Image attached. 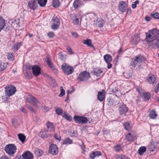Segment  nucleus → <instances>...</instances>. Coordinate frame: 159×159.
Here are the masks:
<instances>
[{
    "mask_svg": "<svg viewBox=\"0 0 159 159\" xmlns=\"http://www.w3.org/2000/svg\"><path fill=\"white\" fill-rule=\"evenodd\" d=\"M80 146L81 149L83 150H84V144L80 145Z\"/></svg>",
    "mask_w": 159,
    "mask_h": 159,
    "instance_id": "62",
    "label": "nucleus"
},
{
    "mask_svg": "<svg viewBox=\"0 0 159 159\" xmlns=\"http://www.w3.org/2000/svg\"><path fill=\"white\" fill-rule=\"evenodd\" d=\"M101 155V153L100 152L98 151H96L93 152L90 155V158L91 159H93L97 156H99Z\"/></svg>",
    "mask_w": 159,
    "mask_h": 159,
    "instance_id": "22",
    "label": "nucleus"
},
{
    "mask_svg": "<svg viewBox=\"0 0 159 159\" xmlns=\"http://www.w3.org/2000/svg\"><path fill=\"white\" fill-rule=\"evenodd\" d=\"M102 73V71L98 68L94 69L93 70V74L97 77L101 76Z\"/></svg>",
    "mask_w": 159,
    "mask_h": 159,
    "instance_id": "21",
    "label": "nucleus"
},
{
    "mask_svg": "<svg viewBox=\"0 0 159 159\" xmlns=\"http://www.w3.org/2000/svg\"><path fill=\"white\" fill-rule=\"evenodd\" d=\"M61 69L64 73L67 75H70L74 71V69L72 67L64 63L61 66Z\"/></svg>",
    "mask_w": 159,
    "mask_h": 159,
    "instance_id": "6",
    "label": "nucleus"
},
{
    "mask_svg": "<svg viewBox=\"0 0 159 159\" xmlns=\"http://www.w3.org/2000/svg\"><path fill=\"white\" fill-rule=\"evenodd\" d=\"M18 135L19 140L22 143H24L26 138V137L25 135L24 134H19Z\"/></svg>",
    "mask_w": 159,
    "mask_h": 159,
    "instance_id": "40",
    "label": "nucleus"
},
{
    "mask_svg": "<svg viewBox=\"0 0 159 159\" xmlns=\"http://www.w3.org/2000/svg\"><path fill=\"white\" fill-rule=\"evenodd\" d=\"M48 133V130L42 129L39 134V136L43 138H45L47 137V134Z\"/></svg>",
    "mask_w": 159,
    "mask_h": 159,
    "instance_id": "26",
    "label": "nucleus"
},
{
    "mask_svg": "<svg viewBox=\"0 0 159 159\" xmlns=\"http://www.w3.org/2000/svg\"><path fill=\"white\" fill-rule=\"evenodd\" d=\"M123 125L125 129L127 130H130L132 127V125L129 122L124 123Z\"/></svg>",
    "mask_w": 159,
    "mask_h": 159,
    "instance_id": "29",
    "label": "nucleus"
},
{
    "mask_svg": "<svg viewBox=\"0 0 159 159\" xmlns=\"http://www.w3.org/2000/svg\"><path fill=\"white\" fill-rule=\"evenodd\" d=\"M157 116V114L155 111L152 110L150 112L149 116L151 118L155 119L156 117Z\"/></svg>",
    "mask_w": 159,
    "mask_h": 159,
    "instance_id": "32",
    "label": "nucleus"
},
{
    "mask_svg": "<svg viewBox=\"0 0 159 159\" xmlns=\"http://www.w3.org/2000/svg\"><path fill=\"white\" fill-rule=\"evenodd\" d=\"M146 150V148L145 147L142 146L140 147L138 150V153L140 155H142L145 152Z\"/></svg>",
    "mask_w": 159,
    "mask_h": 159,
    "instance_id": "34",
    "label": "nucleus"
},
{
    "mask_svg": "<svg viewBox=\"0 0 159 159\" xmlns=\"http://www.w3.org/2000/svg\"><path fill=\"white\" fill-rule=\"evenodd\" d=\"M38 3L39 4L40 6L41 7H44L45 6L47 0H37Z\"/></svg>",
    "mask_w": 159,
    "mask_h": 159,
    "instance_id": "35",
    "label": "nucleus"
},
{
    "mask_svg": "<svg viewBox=\"0 0 159 159\" xmlns=\"http://www.w3.org/2000/svg\"><path fill=\"white\" fill-rule=\"evenodd\" d=\"M27 35H28L30 37H32L33 36V34L30 33H28Z\"/></svg>",
    "mask_w": 159,
    "mask_h": 159,
    "instance_id": "64",
    "label": "nucleus"
},
{
    "mask_svg": "<svg viewBox=\"0 0 159 159\" xmlns=\"http://www.w3.org/2000/svg\"><path fill=\"white\" fill-rule=\"evenodd\" d=\"M104 21L101 19L98 20H97L96 25L98 27H102L103 26Z\"/></svg>",
    "mask_w": 159,
    "mask_h": 159,
    "instance_id": "38",
    "label": "nucleus"
},
{
    "mask_svg": "<svg viewBox=\"0 0 159 159\" xmlns=\"http://www.w3.org/2000/svg\"><path fill=\"white\" fill-rule=\"evenodd\" d=\"M62 117L66 119L67 120L69 121H71L72 120V117L70 115L66 114V112L63 114Z\"/></svg>",
    "mask_w": 159,
    "mask_h": 159,
    "instance_id": "42",
    "label": "nucleus"
},
{
    "mask_svg": "<svg viewBox=\"0 0 159 159\" xmlns=\"http://www.w3.org/2000/svg\"><path fill=\"white\" fill-rule=\"evenodd\" d=\"M70 16L72 22L74 24L78 25L79 24V19L76 17L75 15L71 14Z\"/></svg>",
    "mask_w": 159,
    "mask_h": 159,
    "instance_id": "20",
    "label": "nucleus"
},
{
    "mask_svg": "<svg viewBox=\"0 0 159 159\" xmlns=\"http://www.w3.org/2000/svg\"><path fill=\"white\" fill-rule=\"evenodd\" d=\"M132 8L134 9L136 7V5L134 3L132 4Z\"/></svg>",
    "mask_w": 159,
    "mask_h": 159,
    "instance_id": "61",
    "label": "nucleus"
},
{
    "mask_svg": "<svg viewBox=\"0 0 159 159\" xmlns=\"http://www.w3.org/2000/svg\"><path fill=\"white\" fill-rule=\"evenodd\" d=\"M20 110L22 111L23 112L26 113H27V111L26 110L25 108L24 107H21L20 108Z\"/></svg>",
    "mask_w": 159,
    "mask_h": 159,
    "instance_id": "59",
    "label": "nucleus"
},
{
    "mask_svg": "<svg viewBox=\"0 0 159 159\" xmlns=\"http://www.w3.org/2000/svg\"><path fill=\"white\" fill-rule=\"evenodd\" d=\"M135 136L134 134H132L130 133H129L126 136L125 139L128 142H131L134 141Z\"/></svg>",
    "mask_w": 159,
    "mask_h": 159,
    "instance_id": "19",
    "label": "nucleus"
},
{
    "mask_svg": "<svg viewBox=\"0 0 159 159\" xmlns=\"http://www.w3.org/2000/svg\"><path fill=\"white\" fill-rule=\"evenodd\" d=\"M50 153L53 155H57L58 152V149L57 146L55 144H52L49 148Z\"/></svg>",
    "mask_w": 159,
    "mask_h": 159,
    "instance_id": "11",
    "label": "nucleus"
},
{
    "mask_svg": "<svg viewBox=\"0 0 159 159\" xmlns=\"http://www.w3.org/2000/svg\"><path fill=\"white\" fill-rule=\"evenodd\" d=\"M22 157L23 159H33V154L29 151L24 152Z\"/></svg>",
    "mask_w": 159,
    "mask_h": 159,
    "instance_id": "15",
    "label": "nucleus"
},
{
    "mask_svg": "<svg viewBox=\"0 0 159 159\" xmlns=\"http://www.w3.org/2000/svg\"><path fill=\"white\" fill-rule=\"evenodd\" d=\"M5 93L8 97L14 94L16 91V88L13 85H8L5 88Z\"/></svg>",
    "mask_w": 159,
    "mask_h": 159,
    "instance_id": "4",
    "label": "nucleus"
},
{
    "mask_svg": "<svg viewBox=\"0 0 159 159\" xmlns=\"http://www.w3.org/2000/svg\"><path fill=\"white\" fill-rule=\"evenodd\" d=\"M46 61L49 68H51L54 66L52 62L48 57H47Z\"/></svg>",
    "mask_w": 159,
    "mask_h": 159,
    "instance_id": "43",
    "label": "nucleus"
},
{
    "mask_svg": "<svg viewBox=\"0 0 159 159\" xmlns=\"http://www.w3.org/2000/svg\"><path fill=\"white\" fill-rule=\"evenodd\" d=\"M55 111L56 114L58 115H61L62 116L66 112L65 111L60 108H56L55 109Z\"/></svg>",
    "mask_w": 159,
    "mask_h": 159,
    "instance_id": "31",
    "label": "nucleus"
},
{
    "mask_svg": "<svg viewBox=\"0 0 159 159\" xmlns=\"http://www.w3.org/2000/svg\"><path fill=\"white\" fill-rule=\"evenodd\" d=\"M142 97L145 101H148L150 98V94L148 93H143Z\"/></svg>",
    "mask_w": 159,
    "mask_h": 159,
    "instance_id": "36",
    "label": "nucleus"
},
{
    "mask_svg": "<svg viewBox=\"0 0 159 159\" xmlns=\"http://www.w3.org/2000/svg\"><path fill=\"white\" fill-rule=\"evenodd\" d=\"M128 5L125 2L120 1L118 4V7L120 11L122 12H125L127 10Z\"/></svg>",
    "mask_w": 159,
    "mask_h": 159,
    "instance_id": "10",
    "label": "nucleus"
},
{
    "mask_svg": "<svg viewBox=\"0 0 159 159\" xmlns=\"http://www.w3.org/2000/svg\"><path fill=\"white\" fill-rule=\"evenodd\" d=\"M22 45L21 43H19L13 45L12 47V49L14 52H15L17 51Z\"/></svg>",
    "mask_w": 159,
    "mask_h": 159,
    "instance_id": "24",
    "label": "nucleus"
},
{
    "mask_svg": "<svg viewBox=\"0 0 159 159\" xmlns=\"http://www.w3.org/2000/svg\"><path fill=\"white\" fill-rule=\"evenodd\" d=\"M5 25V20L2 17L0 16V32L3 29Z\"/></svg>",
    "mask_w": 159,
    "mask_h": 159,
    "instance_id": "27",
    "label": "nucleus"
},
{
    "mask_svg": "<svg viewBox=\"0 0 159 159\" xmlns=\"http://www.w3.org/2000/svg\"><path fill=\"white\" fill-rule=\"evenodd\" d=\"M60 2L59 0H53L52 2L53 6L55 8L59 7L60 6Z\"/></svg>",
    "mask_w": 159,
    "mask_h": 159,
    "instance_id": "41",
    "label": "nucleus"
},
{
    "mask_svg": "<svg viewBox=\"0 0 159 159\" xmlns=\"http://www.w3.org/2000/svg\"><path fill=\"white\" fill-rule=\"evenodd\" d=\"M60 89L61 93L60 94H59V96L60 97H62L65 94V91L63 89V87L62 86H61L60 87Z\"/></svg>",
    "mask_w": 159,
    "mask_h": 159,
    "instance_id": "47",
    "label": "nucleus"
},
{
    "mask_svg": "<svg viewBox=\"0 0 159 159\" xmlns=\"http://www.w3.org/2000/svg\"><path fill=\"white\" fill-rule=\"evenodd\" d=\"M128 108L124 104L120 105L119 108V113L120 115H125L128 111Z\"/></svg>",
    "mask_w": 159,
    "mask_h": 159,
    "instance_id": "12",
    "label": "nucleus"
},
{
    "mask_svg": "<svg viewBox=\"0 0 159 159\" xmlns=\"http://www.w3.org/2000/svg\"><path fill=\"white\" fill-rule=\"evenodd\" d=\"M155 45L159 49V38L157 40L156 42L154 43Z\"/></svg>",
    "mask_w": 159,
    "mask_h": 159,
    "instance_id": "52",
    "label": "nucleus"
},
{
    "mask_svg": "<svg viewBox=\"0 0 159 159\" xmlns=\"http://www.w3.org/2000/svg\"><path fill=\"white\" fill-rule=\"evenodd\" d=\"M124 76L126 78L129 79L131 76V74L130 72H128L127 73H125L124 74Z\"/></svg>",
    "mask_w": 159,
    "mask_h": 159,
    "instance_id": "49",
    "label": "nucleus"
},
{
    "mask_svg": "<svg viewBox=\"0 0 159 159\" xmlns=\"http://www.w3.org/2000/svg\"><path fill=\"white\" fill-rule=\"evenodd\" d=\"M84 5V3L81 0H75L73 3L74 7L75 9H77Z\"/></svg>",
    "mask_w": 159,
    "mask_h": 159,
    "instance_id": "17",
    "label": "nucleus"
},
{
    "mask_svg": "<svg viewBox=\"0 0 159 159\" xmlns=\"http://www.w3.org/2000/svg\"><path fill=\"white\" fill-rule=\"evenodd\" d=\"M28 6L32 10H34L38 7V5L36 1L34 0L29 1L28 3Z\"/></svg>",
    "mask_w": 159,
    "mask_h": 159,
    "instance_id": "16",
    "label": "nucleus"
},
{
    "mask_svg": "<svg viewBox=\"0 0 159 159\" xmlns=\"http://www.w3.org/2000/svg\"><path fill=\"white\" fill-rule=\"evenodd\" d=\"M104 59L105 62L107 63V68L108 69H110L112 67V64L111 62L112 61V57L109 54H107L104 56Z\"/></svg>",
    "mask_w": 159,
    "mask_h": 159,
    "instance_id": "9",
    "label": "nucleus"
},
{
    "mask_svg": "<svg viewBox=\"0 0 159 159\" xmlns=\"http://www.w3.org/2000/svg\"><path fill=\"white\" fill-rule=\"evenodd\" d=\"M32 70L33 74L35 76H38L41 73V69L37 65L33 66L32 68Z\"/></svg>",
    "mask_w": 159,
    "mask_h": 159,
    "instance_id": "13",
    "label": "nucleus"
},
{
    "mask_svg": "<svg viewBox=\"0 0 159 159\" xmlns=\"http://www.w3.org/2000/svg\"><path fill=\"white\" fill-rule=\"evenodd\" d=\"M159 83L157 85L156 88L155 89L154 91L156 93H158L159 90Z\"/></svg>",
    "mask_w": 159,
    "mask_h": 159,
    "instance_id": "54",
    "label": "nucleus"
},
{
    "mask_svg": "<svg viewBox=\"0 0 159 159\" xmlns=\"http://www.w3.org/2000/svg\"><path fill=\"white\" fill-rule=\"evenodd\" d=\"M123 50L122 49V48H121L120 50H119L118 54L119 55L121 53V52H122Z\"/></svg>",
    "mask_w": 159,
    "mask_h": 159,
    "instance_id": "63",
    "label": "nucleus"
},
{
    "mask_svg": "<svg viewBox=\"0 0 159 159\" xmlns=\"http://www.w3.org/2000/svg\"><path fill=\"white\" fill-rule=\"evenodd\" d=\"M8 64L7 63L0 62V71H3L7 67Z\"/></svg>",
    "mask_w": 159,
    "mask_h": 159,
    "instance_id": "25",
    "label": "nucleus"
},
{
    "mask_svg": "<svg viewBox=\"0 0 159 159\" xmlns=\"http://www.w3.org/2000/svg\"><path fill=\"white\" fill-rule=\"evenodd\" d=\"M137 91L139 93V94L141 95L142 93V89L140 88H137L136 89Z\"/></svg>",
    "mask_w": 159,
    "mask_h": 159,
    "instance_id": "56",
    "label": "nucleus"
},
{
    "mask_svg": "<svg viewBox=\"0 0 159 159\" xmlns=\"http://www.w3.org/2000/svg\"><path fill=\"white\" fill-rule=\"evenodd\" d=\"M83 43L84 44L87 45L89 47H94L92 45L91 41L90 39H87L86 40H84Z\"/></svg>",
    "mask_w": 159,
    "mask_h": 159,
    "instance_id": "33",
    "label": "nucleus"
},
{
    "mask_svg": "<svg viewBox=\"0 0 159 159\" xmlns=\"http://www.w3.org/2000/svg\"><path fill=\"white\" fill-rule=\"evenodd\" d=\"M47 126L48 128L50 129V130L54 131L55 128L53 126V124L50 122H48L47 124Z\"/></svg>",
    "mask_w": 159,
    "mask_h": 159,
    "instance_id": "37",
    "label": "nucleus"
},
{
    "mask_svg": "<svg viewBox=\"0 0 159 159\" xmlns=\"http://www.w3.org/2000/svg\"><path fill=\"white\" fill-rule=\"evenodd\" d=\"M59 58L61 60H63L65 59V56L61 54H60L59 56Z\"/></svg>",
    "mask_w": 159,
    "mask_h": 159,
    "instance_id": "57",
    "label": "nucleus"
},
{
    "mask_svg": "<svg viewBox=\"0 0 159 159\" xmlns=\"http://www.w3.org/2000/svg\"><path fill=\"white\" fill-rule=\"evenodd\" d=\"M17 120L14 119H13L12 120V123L13 125L14 126H15L16 125V123L17 122Z\"/></svg>",
    "mask_w": 159,
    "mask_h": 159,
    "instance_id": "55",
    "label": "nucleus"
},
{
    "mask_svg": "<svg viewBox=\"0 0 159 159\" xmlns=\"http://www.w3.org/2000/svg\"><path fill=\"white\" fill-rule=\"evenodd\" d=\"M105 91L103 90L102 91H99L98 95V98L100 101L102 102L105 98Z\"/></svg>",
    "mask_w": 159,
    "mask_h": 159,
    "instance_id": "18",
    "label": "nucleus"
},
{
    "mask_svg": "<svg viewBox=\"0 0 159 159\" xmlns=\"http://www.w3.org/2000/svg\"><path fill=\"white\" fill-rule=\"evenodd\" d=\"M146 40L148 42H151L157 39L159 37V30L157 28L149 30L146 34Z\"/></svg>",
    "mask_w": 159,
    "mask_h": 159,
    "instance_id": "2",
    "label": "nucleus"
},
{
    "mask_svg": "<svg viewBox=\"0 0 159 159\" xmlns=\"http://www.w3.org/2000/svg\"><path fill=\"white\" fill-rule=\"evenodd\" d=\"M72 143V140L70 139L69 138L63 140L62 143L63 144H69Z\"/></svg>",
    "mask_w": 159,
    "mask_h": 159,
    "instance_id": "44",
    "label": "nucleus"
},
{
    "mask_svg": "<svg viewBox=\"0 0 159 159\" xmlns=\"http://www.w3.org/2000/svg\"><path fill=\"white\" fill-rule=\"evenodd\" d=\"M0 159H11L10 157H8L6 155H4L1 157Z\"/></svg>",
    "mask_w": 159,
    "mask_h": 159,
    "instance_id": "58",
    "label": "nucleus"
},
{
    "mask_svg": "<svg viewBox=\"0 0 159 159\" xmlns=\"http://www.w3.org/2000/svg\"><path fill=\"white\" fill-rule=\"evenodd\" d=\"M67 49L70 54H72L73 53V51L70 46H68Z\"/></svg>",
    "mask_w": 159,
    "mask_h": 159,
    "instance_id": "51",
    "label": "nucleus"
},
{
    "mask_svg": "<svg viewBox=\"0 0 159 159\" xmlns=\"http://www.w3.org/2000/svg\"><path fill=\"white\" fill-rule=\"evenodd\" d=\"M114 148L116 152H118L122 149V147L120 145H116L114 146Z\"/></svg>",
    "mask_w": 159,
    "mask_h": 159,
    "instance_id": "45",
    "label": "nucleus"
},
{
    "mask_svg": "<svg viewBox=\"0 0 159 159\" xmlns=\"http://www.w3.org/2000/svg\"><path fill=\"white\" fill-rule=\"evenodd\" d=\"M148 76V77L147 79V80L149 83L151 84H154L155 81V78L154 76L152 75H149Z\"/></svg>",
    "mask_w": 159,
    "mask_h": 159,
    "instance_id": "23",
    "label": "nucleus"
},
{
    "mask_svg": "<svg viewBox=\"0 0 159 159\" xmlns=\"http://www.w3.org/2000/svg\"><path fill=\"white\" fill-rule=\"evenodd\" d=\"M53 23L52 25V27L53 30L57 29L59 26L60 22L59 18L57 17H55L53 19Z\"/></svg>",
    "mask_w": 159,
    "mask_h": 159,
    "instance_id": "14",
    "label": "nucleus"
},
{
    "mask_svg": "<svg viewBox=\"0 0 159 159\" xmlns=\"http://www.w3.org/2000/svg\"><path fill=\"white\" fill-rule=\"evenodd\" d=\"M48 37L50 38H52L54 36V33L52 32L48 33Z\"/></svg>",
    "mask_w": 159,
    "mask_h": 159,
    "instance_id": "53",
    "label": "nucleus"
},
{
    "mask_svg": "<svg viewBox=\"0 0 159 159\" xmlns=\"http://www.w3.org/2000/svg\"><path fill=\"white\" fill-rule=\"evenodd\" d=\"M71 34L75 38H77L79 36L78 34L75 32H71Z\"/></svg>",
    "mask_w": 159,
    "mask_h": 159,
    "instance_id": "50",
    "label": "nucleus"
},
{
    "mask_svg": "<svg viewBox=\"0 0 159 159\" xmlns=\"http://www.w3.org/2000/svg\"><path fill=\"white\" fill-rule=\"evenodd\" d=\"M115 157L116 159H130L125 155L121 154L116 155Z\"/></svg>",
    "mask_w": 159,
    "mask_h": 159,
    "instance_id": "39",
    "label": "nucleus"
},
{
    "mask_svg": "<svg viewBox=\"0 0 159 159\" xmlns=\"http://www.w3.org/2000/svg\"><path fill=\"white\" fill-rule=\"evenodd\" d=\"M151 18L148 16H146L145 17V20L147 21H149L151 20Z\"/></svg>",
    "mask_w": 159,
    "mask_h": 159,
    "instance_id": "60",
    "label": "nucleus"
},
{
    "mask_svg": "<svg viewBox=\"0 0 159 159\" xmlns=\"http://www.w3.org/2000/svg\"><path fill=\"white\" fill-rule=\"evenodd\" d=\"M48 83L51 86L54 87L56 85V83L54 79L52 77H50L49 79Z\"/></svg>",
    "mask_w": 159,
    "mask_h": 159,
    "instance_id": "30",
    "label": "nucleus"
},
{
    "mask_svg": "<svg viewBox=\"0 0 159 159\" xmlns=\"http://www.w3.org/2000/svg\"><path fill=\"white\" fill-rule=\"evenodd\" d=\"M25 100L30 104L37 109H42L45 111L47 112L49 110V108L46 107L43 103H41L39 100L31 95H29V97H25Z\"/></svg>",
    "mask_w": 159,
    "mask_h": 159,
    "instance_id": "1",
    "label": "nucleus"
},
{
    "mask_svg": "<svg viewBox=\"0 0 159 159\" xmlns=\"http://www.w3.org/2000/svg\"><path fill=\"white\" fill-rule=\"evenodd\" d=\"M145 58L142 55H139L135 57V58L132 59L130 62V66L135 67L136 65H139L142 62L144 61Z\"/></svg>",
    "mask_w": 159,
    "mask_h": 159,
    "instance_id": "3",
    "label": "nucleus"
},
{
    "mask_svg": "<svg viewBox=\"0 0 159 159\" xmlns=\"http://www.w3.org/2000/svg\"><path fill=\"white\" fill-rule=\"evenodd\" d=\"M7 59L11 61H13L15 58V55L14 53L12 52L8 53L7 55Z\"/></svg>",
    "mask_w": 159,
    "mask_h": 159,
    "instance_id": "28",
    "label": "nucleus"
},
{
    "mask_svg": "<svg viewBox=\"0 0 159 159\" xmlns=\"http://www.w3.org/2000/svg\"><path fill=\"white\" fill-rule=\"evenodd\" d=\"M89 77V73L86 71H84L79 74L78 79L80 81H84L87 80Z\"/></svg>",
    "mask_w": 159,
    "mask_h": 159,
    "instance_id": "8",
    "label": "nucleus"
},
{
    "mask_svg": "<svg viewBox=\"0 0 159 159\" xmlns=\"http://www.w3.org/2000/svg\"><path fill=\"white\" fill-rule=\"evenodd\" d=\"M74 120L76 123L81 124H85L88 121L86 117L79 116H74Z\"/></svg>",
    "mask_w": 159,
    "mask_h": 159,
    "instance_id": "7",
    "label": "nucleus"
},
{
    "mask_svg": "<svg viewBox=\"0 0 159 159\" xmlns=\"http://www.w3.org/2000/svg\"><path fill=\"white\" fill-rule=\"evenodd\" d=\"M151 16L152 18L155 19H159V13L157 12L155 13H151Z\"/></svg>",
    "mask_w": 159,
    "mask_h": 159,
    "instance_id": "46",
    "label": "nucleus"
},
{
    "mask_svg": "<svg viewBox=\"0 0 159 159\" xmlns=\"http://www.w3.org/2000/svg\"><path fill=\"white\" fill-rule=\"evenodd\" d=\"M26 107L28 108L29 110H30L32 112H33L34 113H36V111L34 109L30 106L28 104L26 105Z\"/></svg>",
    "mask_w": 159,
    "mask_h": 159,
    "instance_id": "48",
    "label": "nucleus"
},
{
    "mask_svg": "<svg viewBox=\"0 0 159 159\" xmlns=\"http://www.w3.org/2000/svg\"><path fill=\"white\" fill-rule=\"evenodd\" d=\"M5 150L7 153L11 155L16 152V147L14 144H9L5 147Z\"/></svg>",
    "mask_w": 159,
    "mask_h": 159,
    "instance_id": "5",
    "label": "nucleus"
}]
</instances>
